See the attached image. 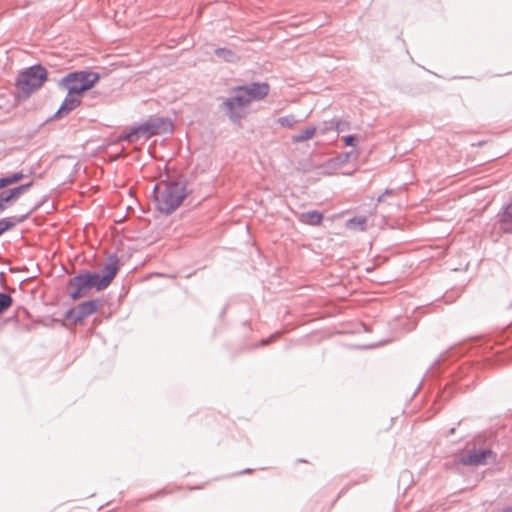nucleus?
Segmentation results:
<instances>
[{
  "label": "nucleus",
  "mask_w": 512,
  "mask_h": 512,
  "mask_svg": "<svg viewBox=\"0 0 512 512\" xmlns=\"http://www.w3.org/2000/svg\"><path fill=\"white\" fill-rule=\"evenodd\" d=\"M186 184L184 177L171 178L169 175L155 184L152 196L157 210L165 215L172 214L186 198Z\"/></svg>",
  "instance_id": "f257e3e1"
},
{
  "label": "nucleus",
  "mask_w": 512,
  "mask_h": 512,
  "mask_svg": "<svg viewBox=\"0 0 512 512\" xmlns=\"http://www.w3.org/2000/svg\"><path fill=\"white\" fill-rule=\"evenodd\" d=\"M172 126L171 120L166 117L151 116L141 124L124 128L119 134L117 142L136 143L141 139L146 141L153 136L171 131Z\"/></svg>",
  "instance_id": "f03ea898"
},
{
  "label": "nucleus",
  "mask_w": 512,
  "mask_h": 512,
  "mask_svg": "<svg viewBox=\"0 0 512 512\" xmlns=\"http://www.w3.org/2000/svg\"><path fill=\"white\" fill-rule=\"evenodd\" d=\"M68 296L76 301L85 297L92 289L102 291L106 289L102 284L98 272L83 270L70 278L67 282Z\"/></svg>",
  "instance_id": "7ed1b4c3"
},
{
  "label": "nucleus",
  "mask_w": 512,
  "mask_h": 512,
  "mask_svg": "<svg viewBox=\"0 0 512 512\" xmlns=\"http://www.w3.org/2000/svg\"><path fill=\"white\" fill-rule=\"evenodd\" d=\"M100 80V74L90 70H77L66 74L59 85L81 97L86 91L90 90Z\"/></svg>",
  "instance_id": "20e7f679"
},
{
  "label": "nucleus",
  "mask_w": 512,
  "mask_h": 512,
  "mask_svg": "<svg viewBox=\"0 0 512 512\" xmlns=\"http://www.w3.org/2000/svg\"><path fill=\"white\" fill-rule=\"evenodd\" d=\"M47 76V70L41 64H35L19 73L16 78V86L25 97H29L32 92L44 84Z\"/></svg>",
  "instance_id": "39448f33"
},
{
  "label": "nucleus",
  "mask_w": 512,
  "mask_h": 512,
  "mask_svg": "<svg viewBox=\"0 0 512 512\" xmlns=\"http://www.w3.org/2000/svg\"><path fill=\"white\" fill-rule=\"evenodd\" d=\"M249 103L245 92L237 90L236 86L231 89L230 96L221 103L220 108L233 124H239L246 115L243 108Z\"/></svg>",
  "instance_id": "423d86ee"
},
{
  "label": "nucleus",
  "mask_w": 512,
  "mask_h": 512,
  "mask_svg": "<svg viewBox=\"0 0 512 512\" xmlns=\"http://www.w3.org/2000/svg\"><path fill=\"white\" fill-rule=\"evenodd\" d=\"M100 305L98 299L84 301L77 307L68 309L64 314V320L71 321L73 324L81 323L84 319L96 313Z\"/></svg>",
  "instance_id": "0eeeda50"
},
{
  "label": "nucleus",
  "mask_w": 512,
  "mask_h": 512,
  "mask_svg": "<svg viewBox=\"0 0 512 512\" xmlns=\"http://www.w3.org/2000/svg\"><path fill=\"white\" fill-rule=\"evenodd\" d=\"M497 454L490 448L472 449L468 453L458 458L457 463L462 465L479 466L486 465L489 460L495 462Z\"/></svg>",
  "instance_id": "6e6552de"
},
{
  "label": "nucleus",
  "mask_w": 512,
  "mask_h": 512,
  "mask_svg": "<svg viewBox=\"0 0 512 512\" xmlns=\"http://www.w3.org/2000/svg\"><path fill=\"white\" fill-rule=\"evenodd\" d=\"M237 90L245 92L249 102L260 101L268 95L270 86L266 82H252L249 84L238 85Z\"/></svg>",
  "instance_id": "1a4fd4ad"
},
{
  "label": "nucleus",
  "mask_w": 512,
  "mask_h": 512,
  "mask_svg": "<svg viewBox=\"0 0 512 512\" xmlns=\"http://www.w3.org/2000/svg\"><path fill=\"white\" fill-rule=\"evenodd\" d=\"M119 270V258L116 254H112L108 257L107 262L102 267L101 271L98 272V276L104 285L107 288L113 279L116 277Z\"/></svg>",
  "instance_id": "9d476101"
},
{
  "label": "nucleus",
  "mask_w": 512,
  "mask_h": 512,
  "mask_svg": "<svg viewBox=\"0 0 512 512\" xmlns=\"http://www.w3.org/2000/svg\"><path fill=\"white\" fill-rule=\"evenodd\" d=\"M82 103L81 97L70 94V91H67V95L62 101L58 110L54 113L51 119H60L66 115H68L71 111L79 107Z\"/></svg>",
  "instance_id": "9b49d317"
},
{
  "label": "nucleus",
  "mask_w": 512,
  "mask_h": 512,
  "mask_svg": "<svg viewBox=\"0 0 512 512\" xmlns=\"http://www.w3.org/2000/svg\"><path fill=\"white\" fill-rule=\"evenodd\" d=\"M41 206V203L36 204L32 209L23 215H15L7 218L0 219V236L6 231L14 228L17 224L26 221L29 216Z\"/></svg>",
  "instance_id": "f8f14e48"
},
{
  "label": "nucleus",
  "mask_w": 512,
  "mask_h": 512,
  "mask_svg": "<svg viewBox=\"0 0 512 512\" xmlns=\"http://www.w3.org/2000/svg\"><path fill=\"white\" fill-rule=\"evenodd\" d=\"M34 182L30 181L28 183H24L13 188L8 189L7 191L0 192V195L7 201V204L11 206L22 194L27 192L32 186Z\"/></svg>",
  "instance_id": "ddd939ff"
},
{
  "label": "nucleus",
  "mask_w": 512,
  "mask_h": 512,
  "mask_svg": "<svg viewBox=\"0 0 512 512\" xmlns=\"http://www.w3.org/2000/svg\"><path fill=\"white\" fill-rule=\"evenodd\" d=\"M498 222L503 233H512V202L504 205L497 214Z\"/></svg>",
  "instance_id": "4468645a"
},
{
  "label": "nucleus",
  "mask_w": 512,
  "mask_h": 512,
  "mask_svg": "<svg viewBox=\"0 0 512 512\" xmlns=\"http://www.w3.org/2000/svg\"><path fill=\"white\" fill-rule=\"evenodd\" d=\"M300 222L312 226L320 225L323 220V214L316 210L303 212L299 217Z\"/></svg>",
  "instance_id": "2eb2a0df"
},
{
  "label": "nucleus",
  "mask_w": 512,
  "mask_h": 512,
  "mask_svg": "<svg viewBox=\"0 0 512 512\" xmlns=\"http://www.w3.org/2000/svg\"><path fill=\"white\" fill-rule=\"evenodd\" d=\"M214 55L228 63H234L239 59L235 51L226 47L216 48Z\"/></svg>",
  "instance_id": "dca6fc26"
},
{
  "label": "nucleus",
  "mask_w": 512,
  "mask_h": 512,
  "mask_svg": "<svg viewBox=\"0 0 512 512\" xmlns=\"http://www.w3.org/2000/svg\"><path fill=\"white\" fill-rule=\"evenodd\" d=\"M317 131L315 126H308L302 129L299 133L292 136L293 143H302L306 140L311 139Z\"/></svg>",
  "instance_id": "f3484780"
},
{
  "label": "nucleus",
  "mask_w": 512,
  "mask_h": 512,
  "mask_svg": "<svg viewBox=\"0 0 512 512\" xmlns=\"http://www.w3.org/2000/svg\"><path fill=\"white\" fill-rule=\"evenodd\" d=\"M346 227L350 230L365 231L367 218L365 216L353 217L346 222Z\"/></svg>",
  "instance_id": "a211bd4d"
},
{
  "label": "nucleus",
  "mask_w": 512,
  "mask_h": 512,
  "mask_svg": "<svg viewBox=\"0 0 512 512\" xmlns=\"http://www.w3.org/2000/svg\"><path fill=\"white\" fill-rule=\"evenodd\" d=\"M13 304V298L10 294L0 292V314L9 309Z\"/></svg>",
  "instance_id": "6ab92c4d"
},
{
  "label": "nucleus",
  "mask_w": 512,
  "mask_h": 512,
  "mask_svg": "<svg viewBox=\"0 0 512 512\" xmlns=\"http://www.w3.org/2000/svg\"><path fill=\"white\" fill-rule=\"evenodd\" d=\"M331 125H334L335 131L337 133L348 131L351 128L350 122L347 120H343V119L333 118V123H331Z\"/></svg>",
  "instance_id": "aec40b11"
},
{
  "label": "nucleus",
  "mask_w": 512,
  "mask_h": 512,
  "mask_svg": "<svg viewBox=\"0 0 512 512\" xmlns=\"http://www.w3.org/2000/svg\"><path fill=\"white\" fill-rule=\"evenodd\" d=\"M277 122L282 127L291 128V127H293L298 122V120L295 118L294 115L291 114V115H286V116L279 117Z\"/></svg>",
  "instance_id": "412c9836"
},
{
  "label": "nucleus",
  "mask_w": 512,
  "mask_h": 512,
  "mask_svg": "<svg viewBox=\"0 0 512 512\" xmlns=\"http://www.w3.org/2000/svg\"><path fill=\"white\" fill-rule=\"evenodd\" d=\"M331 123H333V119L327 120V121H323L322 126L319 128L320 134L324 135L328 131L335 130L334 125H331Z\"/></svg>",
  "instance_id": "4be33fe9"
},
{
  "label": "nucleus",
  "mask_w": 512,
  "mask_h": 512,
  "mask_svg": "<svg viewBox=\"0 0 512 512\" xmlns=\"http://www.w3.org/2000/svg\"><path fill=\"white\" fill-rule=\"evenodd\" d=\"M8 177H9V182L11 185V184L21 181L25 177V175L23 174V172L19 171V172H14V173L8 175Z\"/></svg>",
  "instance_id": "5701e85b"
},
{
  "label": "nucleus",
  "mask_w": 512,
  "mask_h": 512,
  "mask_svg": "<svg viewBox=\"0 0 512 512\" xmlns=\"http://www.w3.org/2000/svg\"><path fill=\"white\" fill-rule=\"evenodd\" d=\"M342 139L346 146H354L357 141V137L355 135H346L343 136Z\"/></svg>",
  "instance_id": "b1692460"
},
{
  "label": "nucleus",
  "mask_w": 512,
  "mask_h": 512,
  "mask_svg": "<svg viewBox=\"0 0 512 512\" xmlns=\"http://www.w3.org/2000/svg\"><path fill=\"white\" fill-rule=\"evenodd\" d=\"M9 185H10V182H9L8 175L4 176V177H0V189L5 188Z\"/></svg>",
  "instance_id": "393cba45"
},
{
  "label": "nucleus",
  "mask_w": 512,
  "mask_h": 512,
  "mask_svg": "<svg viewBox=\"0 0 512 512\" xmlns=\"http://www.w3.org/2000/svg\"><path fill=\"white\" fill-rule=\"evenodd\" d=\"M278 337V333H275L273 335H271L270 337L266 338V339H263L261 342H260V345L261 346H264V345H267L269 344L270 342H272L275 338Z\"/></svg>",
  "instance_id": "a878e982"
},
{
  "label": "nucleus",
  "mask_w": 512,
  "mask_h": 512,
  "mask_svg": "<svg viewBox=\"0 0 512 512\" xmlns=\"http://www.w3.org/2000/svg\"><path fill=\"white\" fill-rule=\"evenodd\" d=\"M9 207L7 204V201L4 200L2 195H0V214L6 210V208Z\"/></svg>",
  "instance_id": "bb28decb"
},
{
  "label": "nucleus",
  "mask_w": 512,
  "mask_h": 512,
  "mask_svg": "<svg viewBox=\"0 0 512 512\" xmlns=\"http://www.w3.org/2000/svg\"><path fill=\"white\" fill-rule=\"evenodd\" d=\"M394 193V191L392 189H386L382 194L386 197V196H390Z\"/></svg>",
  "instance_id": "cd10ccee"
},
{
  "label": "nucleus",
  "mask_w": 512,
  "mask_h": 512,
  "mask_svg": "<svg viewBox=\"0 0 512 512\" xmlns=\"http://www.w3.org/2000/svg\"><path fill=\"white\" fill-rule=\"evenodd\" d=\"M352 154V151L350 152H347L343 155V159H342V162H345L349 159L350 155Z\"/></svg>",
  "instance_id": "c85d7f7f"
},
{
  "label": "nucleus",
  "mask_w": 512,
  "mask_h": 512,
  "mask_svg": "<svg viewBox=\"0 0 512 512\" xmlns=\"http://www.w3.org/2000/svg\"><path fill=\"white\" fill-rule=\"evenodd\" d=\"M251 470L250 469H246V470H243V471H240L238 473H236L235 475H242V474H245V473H249Z\"/></svg>",
  "instance_id": "c756f323"
},
{
  "label": "nucleus",
  "mask_w": 512,
  "mask_h": 512,
  "mask_svg": "<svg viewBox=\"0 0 512 512\" xmlns=\"http://www.w3.org/2000/svg\"><path fill=\"white\" fill-rule=\"evenodd\" d=\"M385 200V196L383 194L379 195L377 201L378 202H383Z\"/></svg>",
  "instance_id": "7c9ffc66"
},
{
  "label": "nucleus",
  "mask_w": 512,
  "mask_h": 512,
  "mask_svg": "<svg viewBox=\"0 0 512 512\" xmlns=\"http://www.w3.org/2000/svg\"><path fill=\"white\" fill-rule=\"evenodd\" d=\"M454 431H455V429H454V428H452V429L449 431V433H450V434H452V433H454Z\"/></svg>",
  "instance_id": "2f4dec72"
}]
</instances>
